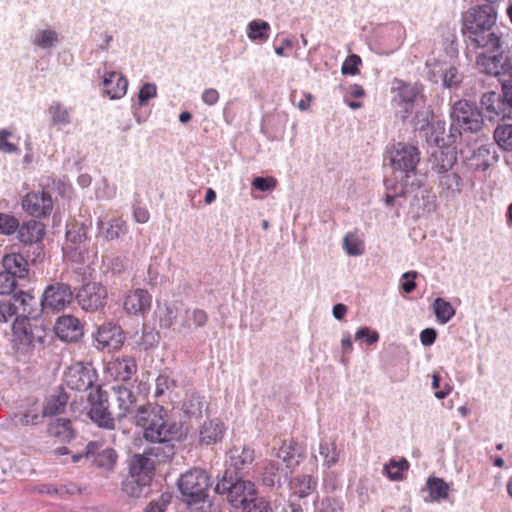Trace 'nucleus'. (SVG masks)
<instances>
[{"mask_svg": "<svg viewBox=\"0 0 512 512\" xmlns=\"http://www.w3.org/2000/svg\"><path fill=\"white\" fill-rule=\"evenodd\" d=\"M166 411L159 405L146 404L139 407L135 420L143 429V437L152 443L145 453L154 465L172 459L175 454L173 442L180 437V429L176 424H167Z\"/></svg>", "mask_w": 512, "mask_h": 512, "instance_id": "1", "label": "nucleus"}, {"mask_svg": "<svg viewBox=\"0 0 512 512\" xmlns=\"http://www.w3.org/2000/svg\"><path fill=\"white\" fill-rule=\"evenodd\" d=\"M210 485V477L203 469H191L181 475L178 487L191 512H211L207 500Z\"/></svg>", "mask_w": 512, "mask_h": 512, "instance_id": "2", "label": "nucleus"}, {"mask_svg": "<svg viewBox=\"0 0 512 512\" xmlns=\"http://www.w3.org/2000/svg\"><path fill=\"white\" fill-rule=\"evenodd\" d=\"M452 120L448 144H455L463 132L477 133L483 126V115L480 109L472 102L459 100L451 110Z\"/></svg>", "mask_w": 512, "mask_h": 512, "instance_id": "3", "label": "nucleus"}, {"mask_svg": "<svg viewBox=\"0 0 512 512\" xmlns=\"http://www.w3.org/2000/svg\"><path fill=\"white\" fill-rule=\"evenodd\" d=\"M46 330L27 318H16L12 325V347L16 353L30 355L44 347Z\"/></svg>", "mask_w": 512, "mask_h": 512, "instance_id": "4", "label": "nucleus"}, {"mask_svg": "<svg viewBox=\"0 0 512 512\" xmlns=\"http://www.w3.org/2000/svg\"><path fill=\"white\" fill-rule=\"evenodd\" d=\"M215 492L225 495L227 502L234 508L244 507L257 496V490L252 481L244 480L228 469L217 482Z\"/></svg>", "mask_w": 512, "mask_h": 512, "instance_id": "5", "label": "nucleus"}, {"mask_svg": "<svg viewBox=\"0 0 512 512\" xmlns=\"http://www.w3.org/2000/svg\"><path fill=\"white\" fill-rule=\"evenodd\" d=\"M420 161V151L416 146L398 142L390 151V164L394 169V180L400 183L411 182L416 176Z\"/></svg>", "mask_w": 512, "mask_h": 512, "instance_id": "6", "label": "nucleus"}, {"mask_svg": "<svg viewBox=\"0 0 512 512\" xmlns=\"http://www.w3.org/2000/svg\"><path fill=\"white\" fill-rule=\"evenodd\" d=\"M497 10L493 5L469 8L462 17V33L465 38L496 25Z\"/></svg>", "mask_w": 512, "mask_h": 512, "instance_id": "7", "label": "nucleus"}, {"mask_svg": "<svg viewBox=\"0 0 512 512\" xmlns=\"http://www.w3.org/2000/svg\"><path fill=\"white\" fill-rule=\"evenodd\" d=\"M399 195H412V206H415L418 213H430L436 208V195L429 188L423 187L422 179L414 177L411 182L400 183Z\"/></svg>", "mask_w": 512, "mask_h": 512, "instance_id": "8", "label": "nucleus"}, {"mask_svg": "<svg viewBox=\"0 0 512 512\" xmlns=\"http://www.w3.org/2000/svg\"><path fill=\"white\" fill-rule=\"evenodd\" d=\"M469 49H482L486 52L504 51L508 46L507 35L496 25L465 38Z\"/></svg>", "mask_w": 512, "mask_h": 512, "instance_id": "9", "label": "nucleus"}, {"mask_svg": "<svg viewBox=\"0 0 512 512\" xmlns=\"http://www.w3.org/2000/svg\"><path fill=\"white\" fill-rule=\"evenodd\" d=\"M88 401L90 419L99 427L113 429L115 420L109 411L108 393L97 387L89 393Z\"/></svg>", "mask_w": 512, "mask_h": 512, "instance_id": "10", "label": "nucleus"}, {"mask_svg": "<svg viewBox=\"0 0 512 512\" xmlns=\"http://www.w3.org/2000/svg\"><path fill=\"white\" fill-rule=\"evenodd\" d=\"M107 289L101 283L89 282L79 289L76 300L79 306L87 312L102 310L107 303Z\"/></svg>", "mask_w": 512, "mask_h": 512, "instance_id": "11", "label": "nucleus"}, {"mask_svg": "<svg viewBox=\"0 0 512 512\" xmlns=\"http://www.w3.org/2000/svg\"><path fill=\"white\" fill-rule=\"evenodd\" d=\"M73 300V292L69 285L55 282L47 286L42 294L43 311H60L65 309Z\"/></svg>", "mask_w": 512, "mask_h": 512, "instance_id": "12", "label": "nucleus"}, {"mask_svg": "<svg viewBox=\"0 0 512 512\" xmlns=\"http://www.w3.org/2000/svg\"><path fill=\"white\" fill-rule=\"evenodd\" d=\"M125 336L122 328L112 322H107L99 326L94 335L95 347L98 350H117L122 347Z\"/></svg>", "mask_w": 512, "mask_h": 512, "instance_id": "13", "label": "nucleus"}, {"mask_svg": "<svg viewBox=\"0 0 512 512\" xmlns=\"http://www.w3.org/2000/svg\"><path fill=\"white\" fill-rule=\"evenodd\" d=\"M83 455L98 468L105 471H112L117 461L115 450L104 447L103 443L97 441L89 442L85 447Z\"/></svg>", "mask_w": 512, "mask_h": 512, "instance_id": "14", "label": "nucleus"}, {"mask_svg": "<svg viewBox=\"0 0 512 512\" xmlns=\"http://www.w3.org/2000/svg\"><path fill=\"white\" fill-rule=\"evenodd\" d=\"M96 380V373L83 363H76L68 368L64 381L66 385L76 391H86L91 388Z\"/></svg>", "mask_w": 512, "mask_h": 512, "instance_id": "15", "label": "nucleus"}, {"mask_svg": "<svg viewBox=\"0 0 512 512\" xmlns=\"http://www.w3.org/2000/svg\"><path fill=\"white\" fill-rule=\"evenodd\" d=\"M22 208L33 217H45L51 213L53 201L45 191L30 192L22 199Z\"/></svg>", "mask_w": 512, "mask_h": 512, "instance_id": "16", "label": "nucleus"}, {"mask_svg": "<svg viewBox=\"0 0 512 512\" xmlns=\"http://www.w3.org/2000/svg\"><path fill=\"white\" fill-rule=\"evenodd\" d=\"M393 91L396 93L394 101L398 106H403V112L410 114L413 111L414 102L421 92V87L417 83H407L399 79L393 81Z\"/></svg>", "mask_w": 512, "mask_h": 512, "instance_id": "17", "label": "nucleus"}, {"mask_svg": "<svg viewBox=\"0 0 512 512\" xmlns=\"http://www.w3.org/2000/svg\"><path fill=\"white\" fill-rule=\"evenodd\" d=\"M504 51H483L477 56L476 64L480 71L491 75L499 76L508 70L509 58H504Z\"/></svg>", "mask_w": 512, "mask_h": 512, "instance_id": "18", "label": "nucleus"}, {"mask_svg": "<svg viewBox=\"0 0 512 512\" xmlns=\"http://www.w3.org/2000/svg\"><path fill=\"white\" fill-rule=\"evenodd\" d=\"M55 334L65 342H76L84 334L83 325L73 315L67 314L57 318L54 325Z\"/></svg>", "mask_w": 512, "mask_h": 512, "instance_id": "19", "label": "nucleus"}, {"mask_svg": "<svg viewBox=\"0 0 512 512\" xmlns=\"http://www.w3.org/2000/svg\"><path fill=\"white\" fill-rule=\"evenodd\" d=\"M13 300V303L16 304L17 313H20L16 318L36 319L43 312L41 299H36L28 292L20 291L16 293Z\"/></svg>", "mask_w": 512, "mask_h": 512, "instance_id": "20", "label": "nucleus"}, {"mask_svg": "<svg viewBox=\"0 0 512 512\" xmlns=\"http://www.w3.org/2000/svg\"><path fill=\"white\" fill-rule=\"evenodd\" d=\"M97 230L104 240L113 241L124 236L128 232V226L121 217H100L97 220Z\"/></svg>", "mask_w": 512, "mask_h": 512, "instance_id": "21", "label": "nucleus"}, {"mask_svg": "<svg viewBox=\"0 0 512 512\" xmlns=\"http://www.w3.org/2000/svg\"><path fill=\"white\" fill-rule=\"evenodd\" d=\"M255 460V451L249 446H233L227 452V463L235 471L249 469Z\"/></svg>", "mask_w": 512, "mask_h": 512, "instance_id": "22", "label": "nucleus"}, {"mask_svg": "<svg viewBox=\"0 0 512 512\" xmlns=\"http://www.w3.org/2000/svg\"><path fill=\"white\" fill-rule=\"evenodd\" d=\"M112 390L116 396L118 404L117 418L121 419L134 412L137 413L136 409L137 397L132 390L123 385H115Z\"/></svg>", "mask_w": 512, "mask_h": 512, "instance_id": "23", "label": "nucleus"}, {"mask_svg": "<svg viewBox=\"0 0 512 512\" xmlns=\"http://www.w3.org/2000/svg\"><path fill=\"white\" fill-rule=\"evenodd\" d=\"M150 307L151 295L144 289H136L130 292L124 301V309L131 315L144 314Z\"/></svg>", "mask_w": 512, "mask_h": 512, "instance_id": "24", "label": "nucleus"}, {"mask_svg": "<svg viewBox=\"0 0 512 512\" xmlns=\"http://www.w3.org/2000/svg\"><path fill=\"white\" fill-rule=\"evenodd\" d=\"M226 427L218 419L205 421L199 429L198 442L200 445H213L220 442L225 434Z\"/></svg>", "mask_w": 512, "mask_h": 512, "instance_id": "25", "label": "nucleus"}, {"mask_svg": "<svg viewBox=\"0 0 512 512\" xmlns=\"http://www.w3.org/2000/svg\"><path fill=\"white\" fill-rule=\"evenodd\" d=\"M7 421L14 428L36 426L42 423L43 415L38 405L33 403L28 409L11 414Z\"/></svg>", "mask_w": 512, "mask_h": 512, "instance_id": "26", "label": "nucleus"}, {"mask_svg": "<svg viewBox=\"0 0 512 512\" xmlns=\"http://www.w3.org/2000/svg\"><path fill=\"white\" fill-rule=\"evenodd\" d=\"M2 266L4 271L15 279H26L29 275L27 260L20 253H9L3 256Z\"/></svg>", "mask_w": 512, "mask_h": 512, "instance_id": "27", "label": "nucleus"}, {"mask_svg": "<svg viewBox=\"0 0 512 512\" xmlns=\"http://www.w3.org/2000/svg\"><path fill=\"white\" fill-rule=\"evenodd\" d=\"M431 169L438 174L449 172L457 161L456 152L452 149L437 148L430 157Z\"/></svg>", "mask_w": 512, "mask_h": 512, "instance_id": "28", "label": "nucleus"}, {"mask_svg": "<svg viewBox=\"0 0 512 512\" xmlns=\"http://www.w3.org/2000/svg\"><path fill=\"white\" fill-rule=\"evenodd\" d=\"M104 93L111 99L122 98L128 88L127 79L120 73L110 72L103 79Z\"/></svg>", "mask_w": 512, "mask_h": 512, "instance_id": "29", "label": "nucleus"}, {"mask_svg": "<svg viewBox=\"0 0 512 512\" xmlns=\"http://www.w3.org/2000/svg\"><path fill=\"white\" fill-rule=\"evenodd\" d=\"M155 465L154 462L144 452L142 454H135L129 461V475L148 478L152 480L154 475Z\"/></svg>", "mask_w": 512, "mask_h": 512, "instance_id": "30", "label": "nucleus"}, {"mask_svg": "<svg viewBox=\"0 0 512 512\" xmlns=\"http://www.w3.org/2000/svg\"><path fill=\"white\" fill-rule=\"evenodd\" d=\"M18 239L24 244L37 243L42 240L45 227L44 225L36 220H29L24 222L22 225L19 224Z\"/></svg>", "mask_w": 512, "mask_h": 512, "instance_id": "31", "label": "nucleus"}, {"mask_svg": "<svg viewBox=\"0 0 512 512\" xmlns=\"http://www.w3.org/2000/svg\"><path fill=\"white\" fill-rule=\"evenodd\" d=\"M89 225L85 223L73 222L67 225L66 241L67 249L77 250V248L88 240L87 232Z\"/></svg>", "mask_w": 512, "mask_h": 512, "instance_id": "32", "label": "nucleus"}, {"mask_svg": "<svg viewBox=\"0 0 512 512\" xmlns=\"http://www.w3.org/2000/svg\"><path fill=\"white\" fill-rule=\"evenodd\" d=\"M481 106L486 111L487 117L493 119L496 116L506 117L504 102L501 95L496 92L484 93L481 97Z\"/></svg>", "mask_w": 512, "mask_h": 512, "instance_id": "33", "label": "nucleus"}, {"mask_svg": "<svg viewBox=\"0 0 512 512\" xmlns=\"http://www.w3.org/2000/svg\"><path fill=\"white\" fill-rule=\"evenodd\" d=\"M150 482L148 478L129 475L123 482V491L133 498L146 497L150 492Z\"/></svg>", "mask_w": 512, "mask_h": 512, "instance_id": "34", "label": "nucleus"}, {"mask_svg": "<svg viewBox=\"0 0 512 512\" xmlns=\"http://www.w3.org/2000/svg\"><path fill=\"white\" fill-rule=\"evenodd\" d=\"M494 153L495 151L493 144H481L472 152L471 165L475 170H487L491 165V160L495 158Z\"/></svg>", "mask_w": 512, "mask_h": 512, "instance_id": "35", "label": "nucleus"}, {"mask_svg": "<svg viewBox=\"0 0 512 512\" xmlns=\"http://www.w3.org/2000/svg\"><path fill=\"white\" fill-rule=\"evenodd\" d=\"M47 432L50 436L66 443L74 437L71 421L66 418H56L48 424Z\"/></svg>", "mask_w": 512, "mask_h": 512, "instance_id": "36", "label": "nucleus"}, {"mask_svg": "<svg viewBox=\"0 0 512 512\" xmlns=\"http://www.w3.org/2000/svg\"><path fill=\"white\" fill-rule=\"evenodd\" d=\"M287 473L281 468L278 460H269L263 466L262 483L267 487L280 486L283 474L287 475Z\"/></svg>", "mask_w": 512, "mask_h": 512, "instance_id": "37", "label": "nucleus"}, {"mask_svg": "<svg viewBox=\"0 0 512 512\" xmlns=\"http://www.w3.org/2000/svg\"><path fill=\"white\" fill-rule=\"evenodd\" d=\"M289 486L294 495L304 498L316 489L317 479L311 475H297L290 481Z\"/></svg>", "mask_w": 512, "mask_h": 512, "instance_id": "38", "label": "nucleus"}, {"mask_svg": "<svg viewBox=\"0 0 512 512\" xmlns=\"http://www.w3.org/2000/svg\"><path fill=\"white\" fill-rule=\"evenodd\" d=\"M112 369L114 370L117 380L129 381L137 372V364L132 357L127 356L116 359L112 363Z\"/></svg>", "mask_w": 512, "mask_h": 512, "instance_id": "39", "label": "nucleus"}, {"mask_svg": "<svg viewBox=\"0 0 512 512\" xmlns=\"http://www.w3.org/2000/svg\"><path fill=\"white\" fill-rule=\"evenodd\" d=\"M208 321L207 313L199 308L186 309L184 318L181 321L182 330H190L191 328H201Z\"/></svg>", "mask_w": 512, "mask_h": 512, "instance_id": "40", "label": "nucleus"}, {"mask_svg": "<svg viewBox=\"0 0 512 512\" xmlns=\"http://www.w3.org/2000/svg\"><path fill=\"white\" fill-rule=\"evenodd\" d=\"M31 42L40 49L49 50L59 42V35L53 29L38 30L32 35Z\"/></svg>", "mask_w": 512, "mask_h": 512, "instance_id": "41", "label": "nucleus"}, {"mask_svg": "<svg viewBox=\"0 0 512 512\" xmlns=\"http://www.w3.org/2000/svg\"><path fill=\"white\" fill-rule=\"evenodd\" d=\"M247 36L254 42H266L269 38L270 25L264 20H253L247 25Z\"/></svg>", "mask_w": 512, "mask_h": 512, "instance_id": "42", "label": "nucleus"}, {"mask_svg": "<svg viewBox=\"0 0 512 512\" xmlns=\"http://www.w3.org/2000/svg\"><path fill=\"white\" fill-rule=\"evenodd\" d=\"M439 186L447 195L460 194L463 187L462 178L457 173H441Z\"/></svg>", "mask_w": 512, "mask_h": 512, "instance_id": "43", "label": "nucleus"}, {"mask_svg": "<svg viewBox=\"0 0 512 512\" xmlns=\"http://www.w3.org/2000/svg\"><path fill=\"white\" fill-rule=\"evenodd\" d=\"M48 112L51 116L52 122L55 125L67 126L71 123V109L65 107L61 102H53Z\"/></svg>", "mask_w": 512, "mask_h": 512, "instance_id": "44", "label": "nucleus"}, {"mask_svg": "<svg viewBox=\"0 0 512 512\" xmlns=\"http://www.w3.org/2000/svg\"><path fill=\"white\" fill-rule=\"evenodd\" d=\"M319 454L323 459V466L330 468L334 466L339 459V451L335 442L322 440L319 445Z\"/></svg>", "mask_w": 512, "mask_h": 512, "instance_id": "45", "label": "nucleus"}, {"mask_svg": "<svg viewBox=\"0 0 512 512\" xmlns=\"http://www.w3.org/2000/svg\"><path fill=\"white\" fill-rule=\"evenodd\" d=\"M426 486L430 493L431 498L434 501H440V500L446 499L448 497L449 487L443 479L436 478V477H430L427 480Z\"/></svg>", "mask_w": 512, "mask_h": 512, "instance_id": "46", "label": "nucleus"}, {"mask_svg": "<svg viewBox=\"0 0 512 512\" xmlns=\"http://www.w3.org/2000/svg\"><path fill=\"white\" fill-rule=\"evenodd\" d=\"M433 309L437 321L441 324H445L455 315V310L450 302L443 298H436L433 303Z\"/></svg>", "mask_w": 512, "mask_h": 512, "instance_id": "47", "label": "nucleus"}, {"mask_svg": "<svg viewBox=\"0 0 512 512\" xmlns=\"http://www.w3.org/2000/svg\"><path fill=\"white\" fill-rule=\"evenodd\" d=\"M67 403V396L65 394L50 397L44 407L40 410L43 418L46 416H53L60 414L64 411Z\"/></svg>", "mask_w": 512, "mask_h": 512, "instance_id": "48", "label": "nucleus"}, {"mask_svg": "<svg viewBox=\"0 0 512 512\" xmlns=\"http://www.w3.org/2000/svg\"><path fill=\"white\" fill-rule=\"evenodd\" d=\"M494 139L502 149L512 151V125H499L494 131Z\"/></svg>", "mask_w": 512, "mask_h": 512, "instance_id": "49", "label": "nucleus"}, {"mask_svg": "<svg viewBox=\"0 0 512 512\" xmlns=\"http://www.w3.org/2000/svg\"><path fill=\"white\" fill-rule=\"evenodd\" d=\"M205 407V401L198 395H191L183 403V411L190 417H200Z\"/></svg>", "mask_w": 512, "mask_h": 512, "instance_id": "50", "label": "nucleus"}, {"mask_svg": "<svg viewBox=\"0 0 512 512\" xmlns=\"http://www.w3.org/2000/svg\"><path fill=\"white\" fill-rule=\"evenodd\" d=\"M409 462L402 458L399 461L391 460L389 464L385 465V471L389 479L399 481L403 479V471L408 470Z\"/></svg>", "mask_w": 512, "mask_h": 512, "instance_id": "51", "label": "nucleus"}, {"mask_svg": "<svg viewBox=\"0 0 512 512\" xmlns=\"http://www.w3.org/2000/svg\"><path fill=\"white\" fill-rule=\"evenodd\" d=\"M343 249L350 256H359L364 252V244L356 234L348 233L343 238Z\"/></svg>", "mask_w": 512, "mask_h": 512, "instance_id": "52", "label": "nucleus"}, {"mask_svg": "<svg viewBox=\"0 0 512 512\" xmlns=\"http://www.w3.org/2000/svg\"><path fill=\"white\" fill-rule=\"evenodd\" d=\"M158 317L160 326L163 328H170L177 318V309L171 305H163L158 307Z\"/></svg>", "mask_w": 512, "mask_h": 512, "instance_id": "53", "label": "nucleus"}, {"mask_svg": "<svg viewBox=\"0 0 512 512\" xmlns=\"http://www.w3.org/2000/svg\"><path fill=\"white\" fill-rule=\"evenodd\" d=\"M19 220L8 213L0 212V234L12 235L17 232L19 228Z\"/></svg>", "mask_w": 512, "mask_h": 512, "instance_id": "54", "label": "nucleus"}, {"mask_svg": "<svg viewBox=\"0 0 512 512\" xmlns=\"http://www.w3.org/2000/svg\"><path fill=\"white\" fill-rule=\"evenodd\" d=\"M242 512H273V510L268 500L256 496L242 507Z\"/></svg>", "mask_w": 512, "mask_h": 512, "instance_id": "55", "label": "nucleus"}, {"mask_svg": "<svg viewBox=\"0 0 512 512\" xmlns=\"http://www.w3.org/2000/svg\"><path fill=\"white\" fill-rule=\"evenodd\" d=\"M443 85L447 88H456L462 80V76L454 66L441 70Z\"/></svg>", "mask_w": 512, "mask_h": 512, "instance_id": "56", "label": "nucleus"}, {"mask_svg": "<svg viewBox=\"0 0 512 512\" xmlns=\"http://www.w3.org/2000/svg\"><path fill=\"white\" fill-rule=\"evenodd\" d=\"M171 502V495L164 493L149 503L145 512H165Z\"/></svg>", "mask_w": 512, "mask_h": 512, "instance_id": "57", "label": "nucleus"}, {"mask_svg": "<svg viewBox=\"0 0 512 512\" xmlns=\"http://www.w3.org/2000/svg\"><path fill=\"white\" fill-rule=\"evenodd\" d=\"M361 63V58L356 55L352 54L347 57V59L344 61L341 72L344 75H355L358 73V65Z\"/></svg>", "mask_w": 512, "mask_h": 512, "instance_id": "58", "label": "nucleus"}, {"mask_svg": "<svg viewBox=\"0 0 512 512\" xmlns=\"http://www.w3.org/2000/svg\"><path fill=\"white\" fill-rule=\"evenodd\" d=\"M16 287V279L6 271L0 272V294H10Z\"/></svg>", "mask_w": 512, "mask_h": 512, "instance_id": "59", "label": "nucleus"}, {"mask_svg": "<svg viewBox=\"0 0 512 512\" xmlns=\"http://www.w3.org/2000/svg\"><path fill=\"white\" fill-rule=\"evenodd\" d=\"M277 181L273 177H256L252 181L253 188L259 191H270L275 188Z\"/></svg>", "mask_w": 512, "mask_h": 512, "instance_id": "60", "label": "nucleus"}, {"mask_svg": "<svg viewBox=\"0 0 512 512\" xmlns=\"http://www.w3.org/2000/svg\"><path fill=\"white\" fill-rule=\"evenodd\" d=\"M356 340H365L367 344L372 345L379 340V334L368 327H362L355 334Z\"/></svg>", "mask_w": 512, "mask_h": 512, "instance_id": "61", "label": "nucleus"}, {"mask_svg": "<svg viewBox=\"0 0 512 512\" xmlns=\"http://www.w3.org/2000/svg\"><path fill=\"white\" fill-rule=\"evenodd\" d=\"M15 314H17L15 303L9 300H0V322H7Z\"/></svg>", "mask_w": 512, "mask_h": 512, "instance_id": "62", "label": "nucleus"}, {"mask_svg": "<svg viewBox=\"0 0 512 512\" xmlns=\"http://www.w3.org/2000/svg\"><path fill=\"white\" fill-rule=\"evenodd\" d=\"M316 512H340L337 501L330 497L323 498L320 502H315Z\"/></svg>", "mask_w": 512, "mask_h": 512, "instance_id": "63", "label": "nucleus"}, {"mask_svg": "<svg viewBox=\"0 0 512 512\" xmlns=\"http://www.w3.org/2000/svg\"><path fill=\"white\" fill-rule=\"evenodd\" d=\"M157 95V87L154 83H146L144 84L138 95V100L140 105H144L149 99L156 97Z\"/></svg>", "mask_w": 512, "mask_h": 512, "instance_id": "64", "label": "nucleus"}]
</instances>
